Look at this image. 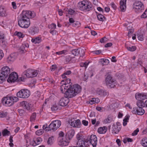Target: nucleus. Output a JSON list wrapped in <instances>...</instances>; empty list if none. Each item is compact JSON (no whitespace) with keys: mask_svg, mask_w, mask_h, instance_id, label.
Segmentation results:
<instances>
[{"mask_svg":"<svg viewBox=\"0 0 147 147\" xmlns=\"http://www.w3.org/2000/svg\"><path fill=\"white\" fill-rule=\"evenodd\" d=\"M74 87H70L65 93L66 96L63 97L60 100L59 105L61 106L67 105L69 102V98L75 96L81 91V88L79 85H76Z\"/></svg>","mask_w":147,"mask_h":147,"instance_id":"nucleus-1","label":"nucleus"},{"mask_svg":"<svg viewBox=\"0 0 147 147\" xmlns=\"http://www.w3.org/2000/svg\"><path fill=\"white\" fill-rule=\"evenodd\" d=\"M35 16L34 11H23L21 14V18L18 21L19 26L22 28H27L30 24V18H34Z\"/></svg>","mask_w":147,"mask_h":147,"instance_id":"nucleus-2","label":"nucleus"},{"mask_svg":"<svg viewBox=\"0 0 147 147\" xmlns=\"http://www.w3.org/2000/svg\"><path fill=\"white\" fill-rule=\"evenodd\" d=\"M19 99L16 97L7 96L2 99V102L6 106H10L13 105L15 102L17 101Z\"/></svg>","mask_w":147,"mask_h":147,"instance_id":"nucleus-3","label":"nucleus"},{"mask_svg":"<svg viewBox=\"0 0 147 147\" xmlns=\"http://www.w3.org/2000/svg\"><path fill=\"white\" fill-rule=\"evenodd\" d=\"M10 73V69L7 66L3 67L0 71V83H2Z\"/></svg>","mask_w":147,"mask_h":147,"instance_id":"nucleus-4","label":"nucleus"},{"mask_svg":"<svg viewBox=\"0 0 147 147\" xmlns=\"http://www.w3.org/2000/svg\"><path fill=\"white\" fill-rule=\"evenodd\" d=\"M78 7L82 11H88L92 9V5L87 3L84 1L79 2L78 3Z\"/></svg>","mask_w":147,"mask_h":147,"instance_id":"nucleus-5","label":"nucleus"},{"mask_svg":"<svg viewBox=\"0 0 147 147\" xmlns=\"http://www.w3.org/2000/svg\"><path fill=\"white\" fill-rule=\"evenodd\" d=\"M132 6L133 9L137 13L142 12L144 9V6L143 3L139 1H135L133 3Z\"/></svg>","mask_w":147,"mask_h":147,"instance_id":"nucleus-6","label":"nucleus"},{"mask_svg":"<svg viewBox=\"0 0 147 147\" xmlns=\"http://www.w3.org/2000/svg\"><path fill=\"white\" fill-rule=\"evenodd\" d=\"M30 95V92L27 89H22L17 93L18 97L21 98H27Z\"/></svg>","mask_w":147,"mask_h":147,"instance_id":"nucleus-7","label":"nucleus"},{"mask_svg":"<svg viewBox=\"0 0 147 147\" xmlns=\"http://www.w3.org/2000/svg\"><path fill=\"white\" fill-rule=\"evenodd\" d=\"M105 81L106 84L108 87L113 88L115 86V80L113 79L110 75H108L106 77Z\"/></svg>","mask_w":147,"mask_h":147,"instance_id":"nucleus-8","label":"nucleus"},{"mask_svg":"<svg viewBox=\"0 0 147 147\" xmlns=\"http://www.w3.org/2000/svg\"><path fill=\"white\" fill-rule=\"evenodd\" d=\"M61 121L59 120H55L53 121L49 125L50 130L55 131L60 126Z\"/></svg>","mask_w":147,"mask_h":147,"instance_id":"nucleus-9","label":"nucleus"},{"mask_svg":"<svg viewBox=\"0 0 147 147\" xmlns=\"http://www.w3.org/2000/svg\"><path fill=\"white\" fill-rule=\"evenodd\" d=\"M37 74V71L28 69L23 73L22 76H26L27 78H33L36 76Z\"/></svg>","mask_w":147,"mask_h":147,"instance_id":"nucleus-10","label":"nucleus"},{"mask_svg":"<svg viewBox=\"0 0 147 147\" xmlns=\"http://www.w3.org/2000/svg\"><path fill=\"white\" fill-rule=\"evenodd\" d=\"M87 139L89 140L90 144H91L93 147H96L97 140V137L95 135L92 134L90 136H88Z\"/></svg>","mask_w":147,"mask_h":147,"instance_id":"nucleus-11","label":"nucleus"},{"mask_svg":"<svg viewBox=\"0 0 147 147\" xmlns=\"http://www.w3.org/2000/svg\"><path fill=\"white\" fill-rule=\"evenodd\" d=\"M58 144L61 146H66L68 145L69 141L65 136L64 138H58Z\"/></svg>","mask_w":147,"mask_h":147,"instance_id":"nucleus-12","label":"nucleus"},{"mask_svg":"<svg viewBox=\"0 0 147 147\" xmlns=\"http://www.w3.org/2000/svg\"><path fill=\"white\" fill-rule=\"evenodd\" d=\"M121 128V125L118 122L116 123V124H114L112 128V132L113 134H117L120 130Z\"/></svg>","mask_w":147,"mask_h":147,"instance_id":"nucleus-13","label":"nucleus"},{"mask_svg":"<svg viewBox=\"0 0 147 147\" xmlns=\"http://www.w3.org/2000/svg\"><path fill=\"white\" fill-rule=\"evenodd\" d=\"M18 77L17 73L15 72L11 73L9 75L7 81L9 83L14 82L18 79Z\"/></svg>","mask_w":147,"mask_h":147,"instance_id":"nucleus-14","label":"nucleus"},{"mask_svg":"<svg viewBox=\"0 0 147 147\" xmlns=\"http://www.w3.org/2000/svg\"><path fill=\"white\" fill-rule=\"evenodd\" d=\"M142 107H143L140 106L137 108H133L132 112L133 114L142 115L144 113L145 111Z\"/></svg>","mask_w":147,"mask_h":147,"instance_id":"nucleus-15","label":"nucleus"},{"mask_svg":"<svg viewBox=\"0 0 147 147\" xmlns=\"http://www.w3.org/2000/svg\"><path fill=\"white\" fill-rule=\"evenodd\" d=\"M69 123L71 126L75 127L80 128L82 125L79 119L74 120L73 121L71 120L69 121Z\"/></svg>","mask_w":147,"mask_h":147,"instance_id":"nucleus-16","label":"nucleus"},{"mask_svg":"<svg viewBox=\"0 0 147 147\" xmlns=\"http://www.w3.org/2000/svg\"><path fill=\"white\" fill-rule=\"evenodd\" d=\"M21 105L23 108L27 110L30 111L32 110V105L28 102L26 101H22L21 103Z\"/></svg>","mask_w":147,"mask_h":147,"instance_id":"nucleus-17","label":"nucleus"},{"mask_svg":"<svg viewBox=\"0 0 147 147\" xmlns=\"http://www.w3.org/2000/svg\"><path fill=\"white\" fill-rule=\"evenodd\" d=\"M136 98L139 100H142V101H144L146 99H147V93H143L141 94H136L135 95Z\"/></svg>","mask_w":147,"mask_h":147,"instance_id":"nucleus-18","label":"nucleus"},{"mask_svg":"<svg viewBox=\"0 0 147 147\" xmlns=\"http://www.w3.org/2000/svg\"><path fill=\"white\" fill-rule=\"evenodd\" d=\"M16 58V54H11L7 58V61L9 63H13Z\"/></svg>","mask_w":147,"mask_h":147,"instance_id":"nucleus-19","label":"nucleus"},{"mask_svg":"<svg viewBox=\"0 0 147 147\" xmlns=\"http://www.w3.org/2000/svg\"><path fill=\"white\" fill-rule=\"evenodd\" d=\"M28 31L30 34L33 35L38 32V28L33 26L28 29Z\"/></svg>","mask_w":147,"mask_h":147,"instance_id":"nucleus-20","label":"nucleus"},{"mask_svg":"<svg viewBox=\"0 0 147 147\" xmlns=\"http://www.w3.org/2000/svg\"><path fill=\"white\" fill-rule=\"evenodd\" d=\"M97 94L100 96H106L107 95L108 93L105 90L98 88L96 90Z\"/></svg>","mask_w":147,"mask_h":147,"instance_id":"nucleus-21","label":"nucleus"},{"mask_svg":"<svg viewBox=\"0 0 147 147\" xmlns=\"http://www.w3.org/2000/svg\"><path fill=\"white\" fill-rule=\"evenodd\" d=\"M75 134V131L73 129H71L68 131L65 137L66 138L68 139L69 141L72 138Z\"/></svg>","mask_w":147,"mask_h":147,"instance_id":"nucleus-22","label":"nucleus"},{"mask_svg":"<svg viewBox=\"0 0 147 147\" xmlns=\"http://www.w3.org/2000/svg\"><path fill=\"white\" fill-rule=\"evenodd\" d=\"M127 0H121L120 2V8L121 11L124 12L126 8V2Z\"/></svg>","mask_w":147,"mask_h":147,"instance_id":"nucleus-23","label":"nucleus"},{"mask_svg":"<svg viewBox=\"0 0 147 147\" xmlns=\"http://www.w3.org/2000/svg\"><path fill=\"white\" fill-rule=\"evenodd\" d=\"M76 85H78V84H74L73 85V86H70V87H68V85H67V84H65V83H62V85L61 86V88H60L61 90V91L63 93V92H64L65 91V89H66V90L65 92H66L67 90L68 89V88H69L70 87H71H71L73 88L74 87H72V86H75Z\"/></svg>","mask_w":147,"mask_h":147,"instance_id":"nucleus-24","label":"nucleus"},{"mask_svg":"<svg viewBox=\"0 0 147 147\" xmlns=\"http://www.w3.org/2000/svg\"><path fill=\"white\" fill-rule=\"evenodd\" d=\"M42 139L40 137H38L35 140L32 141L30 143V144L32 146H34L37 145L39 144L42 141Z\"/></svg>","mask_w":147,"mask_h":147,"instance_id":"nucleus-25","label":"nucleus"},{"mask_svg":"<svg viewBox=\"0 0 147 147\" xmlns=\"http://www.w3.org/2000/svg\"><path fill=\"white\" fill-rule=\"evenodd\" d=\"M137 105L138 107H147V100L145 101L139 100L137 102Z\"/></svg>","mask_w":147,"mask_h":147,"instance_id":"nucleus-26","label":"nucleus"},{"mask_svg":"<svg viewBox=\"0 0 147 147\" xmlns=\"http://www.w3.org/2000/svg\"><path fill=\"white\" fill-rule=\"evenodd\" d=\"M107 131V127L106 126L100 127L98 129V132L99 134H105Z\"/></svg>","mask_w":147,"mask_h":147,"instance_id":"nucleus-27","label":"nucleus"},{"mask_svg":"<svg viewBox=\"0 0 147 147\" xmlns=\"http://www.w3.org/2000/svg\"><path fill=\"white\" fill-rule=\"evenodd\" d=\"M5 10L4 7L2 5L0 6V16H5Z\"/></svg>","mask_w":147,"mask_h":147,"instance_id":"nucleus-28","label":"nucleus"},{"mask_svg":"<svg viewBox=\"0 0 147 147\" xmlns=\"http://www.w3.org/2000/svg\"><path fill=\"white\" fill-rule=\"evenodd\" d=\"M100 62L102 64V66L107 65L109 62V60L107 59H101Z\"/></svg>","mask_w":147,"mask_h":147,"instance_id":"nucleus-29","label":"nucleus"},{"mask_svg":"<svg viewBox=\"0 0 147 147\" xmlns=\"http://www.w3.org/2000/svg\"><path fill=\"white\" fill-rule=\"evenodd\" d=\"M141 144L144 147H147V138H143L141 140Z\"/></svg>","mask_w":147,"mask_h":147,"instance_id":"nucleus-30","label":"nucleus"},{"mask_svg":"<svg viewBox=\"0 0 147 147\" xmlns=\"http://www.w3.org/2000/svg\"><path fill=\"white\" fill-rule=\"evenodd\" d=\"M84 143V139L80 138L78 139V140L77 142V145L80 147H83Z\"/></svg>","mask_w":147,"mask_h":147,"instance_id":"nucleus-31","label":"nucleus"},{"mask_svg":"<svg viewBox=\"0 0 147 147\" xmlns=\"http://www.w3.org/2000/svg\"><path fill=\"white\" fill-rule=\"evenodd\" d=\"M41 39L39 37H37L36 38L32 39L31 41L32 42L34 43L35 44L37 43H39L40 42Z\"/></svg>","mask_w":147,"mask_h":147,"instance_id":"nucleus-32","label":"nucleus"},{"mask_svg":"<svg viewBox=\"0 0 147 147\" xmlns=\"http://www.w3.org/2000/svg\"><path fill=\"white\" fill-rule=\"evenodd\" d=\"M71 73V71L70 70L67 71L65 72L64 74L61 75V77L63 78L66 79L67 78L66 75L68 76Z\"/></svg>","mask_w":147,"mask_h":147,"instance_id":"nucleus-33","label":"nucleus"},{"mask_svg":"<svg viewBox=\"0 0 147 147\" xmlns=\"http://www.w3.org/2000/svg\"><path fill=\"white\" fill-rule=\"evenodd\" d=\"M10 134L9 131H8L7 129H4L2 131V135L3 136H9Z\"/></svg>","mask_w":147,"mask_h":147,"instance_id":"nucleus-34","label":"nucleus"},{"mask_svg":"<svg viewBox=\"0 0 147 147\" xmlns=\"http://www.w3.org/2000/svg\"><path fill=\"white\" fill-rule=\"evenodd\" d=\"M54 140V137L51 136L49 137L47 140V143L48 145H51L53 144V141Z\"/></svg>","mask_w":147,"mask_h":147,"instance_id":"nucleus-35","label":"nucleus"},{"mask_svg":"<svg viewBox=\"0 0 147 147\" xmlns=\"http://www.w3.org/2000/svg\"><path fill=\"white\" fill-rule=\"evenodd\" d=\"M15 34L16 35L18 36L19 38H23L24 36V34L21 32L16 31L15 32Z\"/></svg>","mask_w":147,"mask_h":147,"instance_id":"nucleus-36","label":"nucleus"},{"mask_svg":"<svg viewBox=\"0 0 147 147\" xmlns=\"http://www.w3.org/2000/svg\"><path fill=\"white\" fill-rule=\"evenodd\" d=\"M97 18L98 20L100 21H103V19H105V18L101 14H98L97 15Z\"/></svg>","mask_w":147,"mask_h":147,"instance_id":"nucleus-37","label":"nucleus"},{"mask_svg":"<svg viewBox=\"0 0 147 147\" xmlns=\"http://www.w3.org/2000/svg\"><path fill=\"white\" fill-rule=\"evenodd\" d=\"M138 38L139 40L142 41L143 40L144 38V37L141 33H138L137 34Z\"/></svg>","mask_w":147,"mask_h":147,"instance_id":"nucleus-38","label":"nucleus"},{"mask_svg":"<svg viewBox=\"0 0 147 147\" xmlns=\"http://www.w3.org/2000/svg\"><path fill=\"white\" fill-rule=\"evenodd\" d=\"M89 140H88L87 138L86 139H84V143L83 147H87L89 146L90 143Z\"/></svg>","mask_w":147,"mask_h":147,"instance_id":"nucleus-39","label":"nucleus"},{"mask_svg":"<svg viewBox=\"0 0 147 147\" xmlns=\"http://www.w3.org/2000/svg\"><path fill=\"white\" fill-rule=\"evenodd\" d=\"M125 47L128 51H133L136 50V47L135 46H131L130 47L126 46Z\"/></svg>","mask_w":147,"mask_h":147,"instance_id":"nucleus-40","label":"nucleus"},{"mask_svg":"<svg viewBox=\"0 0 147 147\" xmlns=\"http://www.w3.org/2000/svg\"><path fill=\"white\" fill-rule=\"evenodd\" d=\"M36 117V113H33L30 117V121H34L35 120Z\"/></svg>","mask_w":147,"mask_h":147,"instance_id":"nucleus-41","label":"nucleus"},{"mask_svg":"<svg viewBox=\"0 0 147 147\" xmlns=\"http://www.w3.org/2000/svg\"><path fill=\"white\" fill-rule=\"evenodd\" d=\"M72 26L74 27L78 28L80 26V23L78 21H75L74 24H72Z\"/></svg>","mask_w":147,"mask_h":147,"instance_id":"nucleus-42","label":"nucleus"},{"mask_svg":"<svg viewBox=\"0 0 147 147\" xmlns=\"http://www.w3.org/2000/svg\"><path fill=\"white\" fill-rule=\"evenodd\" d=\"M25 47L26 46L25 45H22L21 46L20 48L19 49V51L20 52L21 51L22 53H25V52L26 51L25 50Z\"/></svg>","mask_w":147,"mask_h":147,"instance_id":"nucleus-43","label":"nucleus"},{"mask_svg":"<svg viewBox=\"0 0 147 147\" xmlns=\"http://www.w3.org/2000/svg\"><path fill=\"white\" fill-rule=\"evenodd\" d=\"M108 39L105 37H104L101 38L100 40V42L101 43H105L107 42Z\"/></svg>","mask_w":147,"mask_h":147,"instance_id":"nucleus-44","label":"nucleus"},{"mask_svg":"<svg viewBox=\"0 0 147 147\" xmlns=\"http://www.w3.org/2000/svg\"><path fill=\"white\" fill-rule=\"evenodd\" d=\"M79 50L74 49L71 51L72 53L74 56H77L78 55Z\"/></svg>","mask_w":147,"mask_h":147,"instance_id":"nucleus-45","label":"nucleus"},{"mask_svg":"<svg viewBox=\"0 0 147 147\" xmlns=\"http://www.w3.org/2000/svg\"><path fill=\"white\" fill-rule=\"evenodd\" d=\"M44 133L43 130L40 129L36 131L35 133L36 135L39 136L42 135Z\"/></svg>","mask_w":147,"mask_h":147,"instance_id":"nucleus-46","label":"nucleus"},{"mask_svg":"<svg viewBox=\"0 0 147 147\" xmlns=\"http://www.w3.org/2000/svg\"><path fill=\"white\" fill-rule=\"evenodd\" d=\"M85 52L84 49H80L79 50L78 53L80 55V56H82L84 55Z\"/></svg>","mask_w":147,"mask_h":147,"instance_id":"nucleus-47","label":"nucleus"},{"mask_svg":"<svg viewBox=\"0 0 147 147\" xmlns=\"http://www.w3.org/2000/svg\"><path fill=\"white\" fill-rule=\"evenodd\" d=\"M112 121L111 118L110 117H108L104 120V122L105 123H109L111 122Z\"/></svg>","mask_w":147,"mask_h":147,"instance_id":"nucleus-48","label":"nucleus"},{"mask_svg":"<svg viewBox=\"0 0 147 147\" xmlns=\"http://www.w3.org/2000/svg\"><path fill=\"white\" fill-rule=\"evenodd\" d=\"M9 141L10 142V143L9 144V145L11 147H13V136H10L9 139Z\"/></svg>","mask_w":147,"mask_h":147,"instance_id":"nucleus-49","label":"nucleus"},{"mask_svg":"<svg viewBox=\"0 0 147 147\" xmlns=\"http://www.w3.org/2000/svg\"><path fill=\"white\" fill-rule=\"evenodd\" d=\"M65 84H67V85H68V86L70 87V86H72L71 84H72V83H71L70 81L71 80L70 79L68 78L66 79H65Z\"/></svg>","mask_w":147,"mask_h":147,"instance_id":"nucleus-50","label":"nucleus"},{"mask_svg":"<svg viewBox=\"0 0 147 147\" xmlns=\"http://www.w3.org/2000/svg\"><path fill=\"white\" fill-rule=\"evenodd\" d=\"M67 51L66 50H64L61 51L56 52V54L57 55H61L62 54H64L67 52Z\"/></svg>","mask_w":147,"mask_h":147,"instance_id":"nucleus-51","label":"nucleus"},{"mask_svg":"<svg viewBox=\"0 0 147 147\" xmlns=\"http://www.w3.org/2000/svg\"><path fill=\"white\" fill-rule=\"evenodd\" d=\"M68 12L69 14L71 15H73L76 13L75 11L71 9L68 10Z\"/></svg>","mask_w":147,"mask_h":147,"instance_id":"nucleus-52","label":"nucleus"},{"mask_svg":"<svg viewBox=\"0 0 147 147\" xmlns=\"http://www.w3.org/2000/svg\"><path fill=\"white\" fill-rule=\"evenodd\" d=\"M58 109V107L56 105H54L51 107V109L52 111H55Z\"/></svg>","mask_w":147,"mask_h":147,"instance_id":"nucleus-53","label":"nucleus"},{"mask_svg":"<svg viewBox=\"0 0 147 147\" xmlns=\"http://www.w3.org/2000/svg\"><path fill=\"white\" fill-rule=\"evenodd\" d=\"M56 26L55 24L53 23L51 24L49 26V28H51V29L54 30Z\"/></svg>","mask_w":147,"mask_h":147,"instance_id":"nucleus-54","label":"nucleus"},{"mask_svg":"<svg viewBox=\"0 0 147 147\" xmlns=\"http://www.w3.org/2000/svg\"><path fill=\"white\" fill-rule=\"evenodd\" d=\"M47 124H46L45 125H43L42 127L43 129H46V131H51L52 130H50L49 128V126L47 127Z\"/></svg>","mask_w":147,"mask_h":147,"instance_id":"nucleus-55","label":"nucleus"},{"mask_svg":"<svg viewBox=\"0 0 147 147\" xmlns=\"http://www.w3.org/2000/svg\"><path fill=\"white\" fill-rule=\"evenodd\" d=\"M7 113L6 112L0 113V117H4L7 116Z\"/></svg>","mask_w":147,"mask_h":147,"instance_id":"nucleus-56","label":"nucleus"},{"mask_svg":"<svg viewBox=\"0 0 147 147\" xmlns=\"http://www.w3.org/2000/svg\"><path fill=\"white\" fill-rule=\"evenodd\" d=\"M89 63V62H85L84 63H81V64L80 65V66L81 67H87V66L88 65V64Z\"/></svg>","mask_w":147,"mask_h":147,"instance_id":"nucleus-57","label":"nucleus"},{"mask_svg":"<svg viewBox=\"0 0 147 147\" xmlns=\"http://www.w3.org/2000/svg\"><path fill=\"white\" fill-rule=\"evenodd\" d=\"M141 17L142 18H145L147 17V10H146Z\"/></svg>","mask_w":147,"mask_h":147,"instance_id":"nucleus-58","label":"nucleus"},{"mask_svg":"<svg viewBox=\"0 0 147 147\" xmlns=\"http://www.w3.org/2000/svg\"><path fill=\"white\" fill-rule=\"evenodd\" d=\"M139 131V129L138 128H137L135 130L133 133L132 134V135L133 136H134L137 135L138 134V133Z\"/></svg>","mask_w":147,"mask_h":147,"instance_id":"nucleus-59","label":"nucleus"},{"mask_svg":"<svg viewBox=\"0 0 147 147\" xmlns=\"http://www.w3.org/2000/svg\"><path fill=\"white\" fill-rule=\"evenodd\" d=\"M18 111L21 116L23 115V114L24 113V111L22 109H19L18 110Z\"/></svg>","mask_w":147,"mask_h":147,"instance_id":"nucleus-60","label":"nucleus"},{"mask_svg":"<svg viewBox=\"0 0 147 147\" xmlns=\"http://www.w3.org/2000/svg\"><path fill=\"white\" fill-rule=\"evenodd\" d=\"M57 68V66L56 65H52L50 68V69L51 71H54Z\"/></svg>","mask_w":147,"mask_h":147,"instance_id":"nucleus-61","label":"nucleus"},{"mask_svg":"<svg viewBox=\"0 0 147 147\" xmlns=\"http://www.w3.org/2000/svg\"><path fill=\"white\" fill-rule=\"evenodd\" d=\"M64 134L63 131H61L59 134V136L58 138H64Z\"/></svg>","mask_w":147,"mask_h":147,"instance_id":"nucleus-62","label":"nucleus"},{"mask_svg":"<svg viewBox=\"0 0 147 147\" xmlns=\"http://www.w3.org/2000/svg\"><path fill=\"white\" fill-rule=\"evenodd\" d=\"M103 108L100 107H97L96 108V109L98 111L102 112Z\"/></svg>","mask_w":147,"mask_h":147,"instance_id":"nucleus-63","label":"nucleus"},{"mask_svg":"<svg viewBox=\"0 0 147 147\" xmlns=\"http://www.w3.org/2000/svg\"><path fill=\"white\" fill-rule=\"evenodd\" d=\"M82 123L85 126H87L88 124V122L85 120H82Z\"/></svg>","mask_w":147,"mask_h":147,"instance_id":"nucleus-64","label":"nucleus"}]
</instances>
